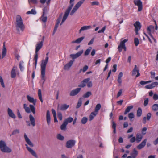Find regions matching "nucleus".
I'll return each mask as SVG.
<instances>
[{"label": "nucleus", "instance_id": "1", "mask_svg": "<svg viewBox=\"0 0 158 158\" xmlns=\"http://www.w3.org/2000/svg\"><path fill=\"white\" fill-rule=\"evenodd\" d=\"M49 52L46 53V57L44 60H42V62L41 64V81H43V84L45 81V72L46 67L47 64L49 57L48 55Z\"/></svg>", "mask_w": 158, "mask_h": 158}, {"label": "nucleus", "instance_id": "2", "mask_svg": "<svg viewBox=\"0 0 158 158\" xmlns=\"http://www.w3.org/2000/svg\"><path fill=\"white\" fill-rule=\"evenodd\" d=\"M15 27L18 31H19L20 30L23 31L25 28L22 18L19 15H17L16 17Z\"/></svg>", "mask_w": 158, "mask_h": 158}, {"label": "nucleus", "instance_id": "3", "mask_svg": "<svg viewBox=\"0 0 158 158\" xmlns=\"http://www.w3.org/2000/svg\"><path fill=\"white\" fill-rule=\"evenodd\" d=\"M75 0H70V5L69 6L65 11L63 17L61 22L60 24L61 25L67 19L70 12L74 5L73 2Z\"/></svg>", "mask_w": 158, "mask_h": 158}, {"label": "nucleus", "instance_id": "4", "mask_svg": "<svg viewBox=\"0 0 158 158\" xmlns=\"http://www.w3.org/2000/svg\"><path fill=\"white\" fill-rule=\"evenodd\" d=\"M0 148L3 152L10 153L12 151V150L6 146L5 142L2 140L0 141Z\"/></svg>", "mask_w": 158, "mask_h": 158}, {"label": "nucleus", "instance_id": "5", "mask_svg": "<svg viewBox=\"0 0 158 158\" xmlns=\"http://www.w3.org/2000/svg\"><path fill=\"white\" fill-rule=\"evenodd\" d=\"M43 41H41L40 43H38L36 46L35 48V56L34 57V60L35 61V65L36 66L38 60V52L39 50L42 48L43 45Z\"/></svg>", "mask_w": 158, "mask_h": 158}, {"label": "nucleus", "instance_id": "6", "mask_svg": "<svg viewBox=\"0 0 158 158\" xmlns=\"http://www.w3.org/2000/svg\"><path fill=\"white\" fill-rule=\"evenodd\" d=\"M85 0H81L78 2L74 6L72 11L70 12V15H72L80 7L81 5L84 2Z\"/></svg>", "mask_w": 158, "mask_h": 158}, {"label": "nucleus", "instance_id": "7", "mask_svg": "<svg viewBox=\"0 0 158 158\" xmlns=\"http://www.w3.org/2000/svg\"><path fill=\"white\" fill-rule=\"evenodd\" d=\"M128 41L127 39L124 40L123 41L121 42L119 45L118 46V49L120 52H121L123 49H124V51H126V47L125 46V43Z\"/></svg>", "mask_w": 158, "mask_h": 158}, {"label": "nucleus", "instance_id": "8", "mask_svg": "<svg viewBox=\"0 0 158 158\" xmlns=\"http://www.w3.org/2000/svg\"><path fill=\"white\" fill-rule=\"evenodd\" d=\"M83 50L78 52L76 54H72L70 55V57L72 58V60H73V62L75 61V59L80 56L83 53Z\"/></svg>", "mask_w": 158, "mask_h": 158}, {"label": "nucleus", "instance_id": "9", "mask_svg": "<svg viewBox=\"0 0 158 158\" xmlns=\"http://www.w3.org/2000/svg\"><path fill=\"white\" fill-rule=\"evenodd\" d=\"M154 27L152 25H150L147 28V32L149 34L151 37L154 40L155 42H156V40L153 37V35L151 34V32H154Z\"/></svg>", "mask_w": 158, "mask_h": 158}, {"label": "nucleus", "instance_id": "10", "mask_svg": "<svg viewBox=\"0 0 158 158\" xmlns=\"http://www.w3.org/2000/svg\"><path fill=\"white\" fill-rule=\"evenodd\" d=\"M76 141L74 140H69L67 141L66 143V147L67 148H70L74 146L75 144Z\"/></svg>", "mask_w": 158, "mask_h": 158}, {"label": "nucleus", "instance_id": "11", "mask_svg": "<svg viewBox=\"0 0 158 158\" xmlns=\"http://www.w3.org/2000/svg\"><path fill=\"white\" fill-rule=\"evenodd\" d=\"M134 2L135 5L138 6V10L139 11H141L142 9V2L140 0H134Z\"/></svg>", "mask_w": 158, "mask_h": 158}, {"label": "nucleus", "instance_id": "12", "mask_svg": "<svg viewBox=\"0 0 158 158\" xmlns=\"http://www.w3.org/2000/svg\"><path fill=\"white\" fill-rule=\"evenodd\" d=\"M81 89V88H77L71 90L69 94L70 96H73L77 95L80 91Z\"/></svg>", "mask_w": 158, "mask_h": 158}, {"label": "nucleus", "instance_id": "13", "mask_svg": "<svg viewBox=\"0 0 158 158\" xmlns=\"http://www.w3.org/2000/svg\"><path fill=\"white\" fill-rule=\"evenodd\" d=\"M25 146L27 150L33 156L36 158H38V156L37 155L33 150L29 147L27 144H26Z\"/></svg>", "mask_w": 158, "mask_h": 158}, {"label": "nucleus", "instance_id": "14", "mask_svg": "<svg viewBox=\"0 0 158 158\" xmlns=\"http://www.w3.org/2000/svg\"><path fill=\"white\" fill-rule=\"evenodd\" d=\"M69 107V105H67L66 104H64L60 105L59 104H58L57 109H60V110L62 111L65 110Z\"/></svg>", "mask_w": 158, "mask_h": 158}, {"label": "nucleus", "instance_id": "15", "mask_svg": "<svg viewBox=\"0 0 158 158\" xmlns=\"http://www.w3.org/2000/svg\"><path fill=\"white\" fill-rule=\"evenodd\" d=\"M90 80V78H87L86 79H84L81 82L80 84L78 85V87L83 88L85 87L87 83Z\"/></svg>", "mask_w": 158, "mask_h": 158}, {"label": "nucleus", "instance_id": "16", "mask_svg": "<svg viewBox=\"0 0 158 158\" xmlns=\"http://www.w3.org/2000/svg\"><path fill=\"white\" fill-rule=\"evenodd\" d=\"M158 85L157 82H152L151 84L145 86V88L147 89H152Z\"/></svg>", "mask_w": 158, "mask_h": 158}, {"label": "nucleus", "instance_id": "17", "mask_svg": "<svg viewBox=\"0 0 158 158\" xmlns=\"http://www.w3.org/2000/svg\"><path fill=\"white\" fill-rule=\"evenodd\" d=\"M73 63V60H71L66 64L64 67V69L66 70H69Z\"/></svg>", "mask_w": 158, "mask_h": 158}, {"label": "nucleus", "instance_id": "18", "mask_svg": "<svg viewBox=\"0 0 158 158\" xmlns=\"http://www.w3.org/2000/svg\"><path fill=\"white\" fill-rule=\"evenodd\" d=\"M147 141V139H144L140 144L137 146V148L138 149L140 150L144 148L146 145Z\"/></svg>", "mask_w": 158, "mask_h": 158}, {"label": "nucleus", "instance_id": "19", "mask_svg": "<svg viewBox=\"0 0 158 158\" xmlns=\"http://www.w3.org/2000/svg\"><path fill=\"white\" fill-rule=\"evenodd\" d=\"M24 137L25 140L27 143L28 145H29L31 147H32L34 146V145L32 142L27 137V136L26 135V134H25L24 135Z\"/></svg>", "mask_w": 158, "mask_h": 158}, {"label": "nucleus", "instance_id": "20", "mask_svg": "<svg viewBox=\"0 0 158 158\" xmlns=\"http://www.w3.org/2000/svg\"><path fill=\"white\" fill-rule=\"evenodd\" d=\"M143 138V136L140 133H137L136 135V142L138 143H139L142 140Z\"/></svg>", "mask_w": 158, "mask_h": 158}, {"label": "nucleus", "instance_id": "21", "mask_svg": "<svg viewBox=\"0 0 158 158\" xmlns=\"http://www.w3.org/2000/svg\"><path fill=\"white\" fill-rule=\"evenodd\" d=\"M27 100L30 102L33 103L34 105H35L36 102V100H34L33 97H30L29 95H27Z\"/></svg>", "mask_w": 158, "mask_h": 158}, {"label": "nucleus", "instance_id": "22", "mask_svg": "<svg viewBox=\"0 0 158 158\" xmlns=\"http://www.w3.org/2000/svg\"><path fill=\"white\" fill-rule=\"evenodd\" d=\"M151 116V114L150 113H148L147 114V117H144L143 119V122L144 124H145L146 122V120L148 121L150 120Z\"/></svg>", "mask_w": 158, "mask_h": 158}, {"label": "nucleus", "instance_id": "23", "mask_svg": "<svg viewBox=\"0 0 158 158\" xmlns=\"http://www.w3.org/2000/svg\"><path fill=\"white\" fill-rule=\"evenodd\" d=\"M7 112L8 115L10 117H11L13 118H15V115L10 109L8 108L7 110Z\"/></svg>", "mask_w": 158, "mask_h": 158}, {"label": "nucleus", "instance_id": "24", "mask_svg": "<svg viewBox=\"0 0 158 158\" xmlns=\"http://www.w3.org/2000/svg\"><path fill=\"white\" fill-rule=\"evenodd\" d=\"M46 120L47 124L49 125L50 124L51 118L50 112L49 110H47L46 113Z\"/></svg>", "mask_w": 158, "mask_h": 158}, {"label": "nucleus", "instance_id": "25", "mask_svg": "<svg viewBox=\"0 0 158 158\" xmlns=\"http://www.w3.org/2000/svg\"><path fill=\"white\" fill-rule=\"evenodd\" d=\"M17 67L14 66L11 70V77L12 78H14L15 77L16 75L15 71L17 69Z\"/></svg>", "mask_w": 158, "mask_h": 158}, {"label": "nucleus", "instance_id": "26", "mask_svg": "<svg viewBox=\"0 0 158 158\" xmlns=\"http://www.w3.org/2000/svg\"><path fill=\"white\" fill-rule=\"evenodd\" d=\"M29 119L33 127L35 126V118L31 114L29 115Z\"/></svg>", "mask_w": 158, "mask_h": 158}, {"label": "nucleus", "instance_id": "27", "mask_svg": "<svg viewBox=\"0 0 158 158\" xmlns=\"http://www.w3.org/2000/svg\"><path fill=\"white\" fill-rule=\"evenodd\" d=\"M98 113L94 111H93L89 115V120L90 121H92L94 118L96 116Z\"/></svg>", "mask_w": 158, "mask_h": 158}, {"label": "nucleus", "instance_id": "28", "mask_svg": "<svg viewBox=\"0 0 158 158\" xmlns=\"http://www.w3.org/2000/svg\"><path fill=\"white\" fill-rule=\"evenodd\" d=\"M138 154V151L134 148L132 153H131V155L132 156V158H136Z\"/></svg>", "mask_w": 158, "mask_h": 158}, {"label": "nucleus", "instance_id": "29", "mask_svg": "<svg viewBox=\"0 0 158 158\" xmlns=\"http://www.w3.org/2000/svg\"><path fill=\"white\" fill-rule=\"evenodd\" d=\"M84 37H80L77 39L76 40L72 41L71 42V43H80L84 39Z\"/></svg>", "mask_w": 158, "mask_h": 158}, {"label": "nucleus", "instance_id": "30", "mask_svg": "<svg viewBox=\"0 0 158 158\" xmlns=\"http://www.w3.org/2000/svg\"><path fill=\"white\" fill-rule=\"evenodd\" d=\"M91 28L90 26H84L81 27L80 29L79 30V33H81V31H84L85 30L90 29Z\"/></svg>", "mask_w": 158, "mask_h": 158}, {"label": "nucleus", "instance_id": "31", "mask_svg": "<svg viewBox=\"0 0 158 158\" xmlns=\"http://www.w3.org/2000/svg\"><path fill=\"white\" fill-rule=\"evenodd\" d=\"M134 25L135 27V29H140L141 27L140 23L139 21H136L135 23L134 24Z\"/></svg>", "mask_w": 158, "mask_h": 158}, {"label": "nucleus", "instance_id": "32", "mask_svg": "<svg viewBox=\"0 0 158 158\" xmlns=\"http://www.w3.org/2000/svg\"><path fill=\"white\" fill-rule=\"evenodd\" d=\"M6 52V49L5 47V45L4 44L3 48L2 50V59L5 56Z\"/></svg>", "mask_w": 158, "mask_h": 158}, {"label": "nucleus", "instance_id": "33", "mask_svg": "<svg viewBox=\"0 0 158 158\" xmlns=\"http://www.w3.org/2000/svg\"><path fill=\"white\" fill-rule=\"evenodd\" d=\"M133 106H128L127 107V108H126V110H125V111L124 113V114L125 115L127 114L130 111V110L131 109H132L133 108Z\"/></svg>", "mask_w": 158, "mask_h": 158}, {"label": "nucleus", "instance_id": "34", "mask_svg": "<svg viewBox=\"0 0 158 158\" xmlns=\"http://www.w3.org/2000/svg\"><path fill=\"white\" fill-rule=\"evenodd\" d=\"M136 65H135L134 68L132 71V75L134 76L135 75L137 72H139V70L137 69Z\"/></svg>", "mask_w": 158, "mask_h": 158}, {"label": "nucleus", "instance_id": "35", "mask_svg": "<svg viewBox=\"0 0 158 158\" xmlns=\"http://www.w3.org/2000/svg\"><path fill=\"white\" fill-rule=\"evenodd\" d=\"M101 107V105L100 103L98 104L95 108L94 112H96L98 114V112L99 110L100 109Z\"/></svg>", "mask_w": 158, "mask_h": 158}, {"label": "nucleus", "instance_id": "36", "mask_svg": "<svg viewBox=\"0 0 158 158\" xmlns=\"http://www.w3.org/2000/svg\"><path fill=\"white\" fill-rule=\"evenodd\" d=\"M38 96L39 97V98L41 102L42 103L43 102V100L42 98V96L41 94V91L40 89L38 90Z\"/></svg>", "mask_w": 158, "mask_h": 158}, {"label": "nucleus", "instance_id": "37", "mask_svg": "<svg viewBox=\"0 0 158 158\" xmlns=\"http://www.w3.org/2000/svg\"><path fill=\"white\" fill-rule=\"evenodd\" d=\"M67 125L66 122H63V124L60 126V129L61 130H65L66 128V127Z\"/></svg>", "mask_w": 158, "mask_h": 158}, {"label": "nucleus", "instance_id": "38", "mask_svg": "<svg viewBox=\"0 0 158 158\" xmlns=\"http://www.w3.org/2000/svg\"><path fill=\"white\" fill-rule=\"evenodd\" d=\"M142 109L140 108H139L137 111V116L138 117H140L142 114Z\"/></svg>", "mask_w": 158, "mask_h": 158}, {"label": "nucleus", "instance_id": "39", "mask_svg": "<svg viewBox=\"0 0 158 158\" xmlns=\"http://www.w3.org/2000/svg\"><path fill=\"white\" fill-rule=\"evenodd\" d=\"M73 120V118L71 117H69L67 118L64 121V122H66L67 124H68V123H70L72 122Z\"/></svg>", "mask_w": 158, "mask_h": 158}, {"label": "nucleus", "instance_id": "40", "mask_svg": "<svg viewBox=\"0 0 158 158\" xmlns=\"http://www.w3.org/2000/svg\"><path fill=\"white\" fill-rule=\"evenodd\" d=\"M92 94V93L90 91H88L85 93L83 96L84 98H88Z\"/></svg>", "mask_w": 158, "mask_h": 158}, {"label": "nucleus", "instance_id": "41", "mask_svg": "<svg viewBox=\"0 0 158 158\" xmlns=\"http://www.w3.org/2000/svg\"><path fill=\"white\" fill-rule=\"evenodd\" d=\"M29 107L30 108V111L31 110L34 114H35V112L34 106L31 104H30L29 105Z\"/></svg>", "mask_w": 158, "mask_h": 158}, {"label": "nucleus", "instance_id": "42", "mask_svg": "<svg viewBox=\"0 0 158 158\" xmlns=\"http://www.w3.org/2000/svg\"><path fill=\"white\" fill-rule=\"evenodd\" d=\"M152 110L154 111H156L158 110V104H155L152 106Z\"/></svg>", "mask_w": 158, "mask_h": 158}, {"label": "nucleus", "instance_id": "43", "mask_svg": "<svg viewBox=\"0 0 158 158\" xmlns=\"http://www.w3.org/2000/svg\"><path fill=\"white\" fill-rule=\"evenodd\" d=\"M92 49L91 47H89L88 49H87L85 52L84 53V55L85 56L88 55L90 53V52Z\"/></svg>", "mask_w": 158, "mask_h": 158}, {"label": "nucleus", "instance_id": "44", "mask_svg": "<svg viewBox=\"0 0 158 158\" xmlns=\"http://www.w3.org/2000/svg\"><path fill=\"white\" fill-rule=\"evenodd\" d=\"M112 127L113 129V132L114 133H115L116 132V124L113 121L112 122Z\"/></svg>", "mask_w": 158, "mask_h": 158}, {"label": "nucleus", "instance_id": "45", "mask_svg": "<svg viewBox=\"0 0 158 158\" xmlns=\"http://www.w3.org/2000/svg\"><path fill=\"white\" fill-rule=\"evenodd\" d=\"M57 138L60 140H63L64 139V137L60 134H58L57 135Z\"/></svg>", "mask_w": 158, "mask_h": 158}, {"label": "nucleus", "instance_id": "46", "mask_svg": "<svg viewBox=\"0 0 158 158\" xmlns=\"http://www.w3.org/2000/svg\"><path fill=\"white\" fill-rule=\"evenodd\" d=\"M87 120V118L86 117H83L81 120V123L83 124H85L86 123Z\"/></svg>", "mask_w": 158, "mask_h": 158}, {"label": "nucleus", "instance_id": "47", "mask_svg": "<svg viewBox=\"0 0 158 158\" xmlns=\"http://www.w3.org/2000/svg\"><path fill=\"white\" fill-rule=\"evenodd\" d=\"M88 69V66L87 65H85L83 67V69H80V72H81L82 71L83 72H85L87 71Z\"/></svg>", "mask_w": 158, "mask_h": 158}, {"label": "nucleus", "instance_id": "48", "mask_svg": "<svg viewBox=\"0 0 158 158\" xmlns=\"http://www.w3.org/2000/svg\"><path fill=\"white\" fill-rule=\"evenodd\" d=\"M81 99V98H80L78 101V102L76 106V108H78L81 105L82 101Z\"/></svg>", "mask_w": 158, "mask_h": 158}, {"label": "nucleus", "instance_id": "49", "mask_svg": "<svg viewBox=\"0 0 158 158\" xmlns=\"http://www.w3.org/2000/svg\"><path fill=\"white\" fill-rule=\"evenodd\" d=\"M23 61H22V62L21 61L19 62V68L20 69V70L21 71H23L24 69V68L23 66Z\"/></svg>", "mask_w": 158, "mask_h": 158}, {"label": "nucleus", "instance_id": "50", "mask_svg": "<svg viewBox=\"0 0 158 158\" xmlns=\"http://www.w3.org/2000/svg\"><path fill=\"white\" fill-rule=\"evenodd\" d=\"M128 117L130 120L131 119L133 118H134V115L133 113L131 112L130 113L128 114Z\"/></svg>", "mask_w": 158, "mask_h": 158}, {"label": "nucleus", "instance_id": "51", "mask_svg": "<svg viewBox=\"0 0 158 158\" xmlns=\"http://www.w3.org/2000/svg\"><path fill=\"white\" fill-rule=\"evenodd\" d=\"M134 43L135 46H137L139 44V40L138 38H135L134 39Z\"/></svg>", "mask_w": 158, "mask_h": 158}, {"label": "nucleus", "instance_id": "52", "mask_svg": "<svg viewBox=\"0 0 158 158\" xmlns=\"http://www.w3.org/2000/svg\"><path fill=\"white\" fill-rule=\"evenodd\" d=\"M28 2L29 4L31 3L34 4H37L38 3L37 0H28Z\"/></svg>", "mask_w": 158, "mask_h": 158}, {"label": "nucleus", "instance_id": "53", "mask_svg": "<svg viewBox=\"0 0 158 158\" xmlns=\"http://www.w3.org/2000/svg\"><path fill=\"white\" fill-rule=\"evenodd\" d=\"M19 132V129H16L14 130L12 133V135H15L17 134H18Z\"/></svg>", "mask_w": 158, "mask_h": 158}, {"label": "nucleus", "instance_id": "54", "mask_svg": "<svg viewBox=\"0 0 158 158\" xmlns=\"http://www.w3.org/2000/svg\"><path fill=\"white\" fill-rule=\"evenodd\" d=\"M147 130V128L144 127L142 128V133L143 135H145L146 134V131Z\"/></svg>", "mask_w": 158, "mask_h": 158}, {"label": "nucleus", "instance_id": "55", "mask_svg": "<svg viewBox=\"0 0 158 158\" xmlns=\"http://www.w3.org/2000/svg\"><path fill=\"white\" fill-rule=\"evenodd\" d=\"M58 117L60 120L62 119V115L60 112H58L57 114Z\"/></svg>", "mask_w": 158, "mask_h": 158}, {"label": "nucleus", "instance_id": "56", "mask_svg": "<svg viewBox=\"0 0 158 158\" xmlns=\"http://www.w3.org/2000/svg\"><path fill=\"white\" fill-rule=\"evenodd\" d=\"M99 3L98 1H94L92 2H91V5L92 6H95V5H99Z\"/></svg>", "mask_w": 158, "mask_h": 158}, {"label": "nucleus", "instance_id": "57", "mask_svg": "<svg viewBox=\"0 0 158 158\" xmlns=\"http://www.w3.org/2000/svg\"><path fill=\"white\" fill-rule=\"evenodd\" d=\"M136 141V138L135 136L133 137L130 140V142L131 143H133Z\"/></svg>", "mask_w": 158, "mask_h": 158}, {"label": "nucleus", "instance_id": "58", "mask_svg": "<svg viewBox=\"0 0 158 158\" xmlns=\"http://www.w3.org/2000/svg\"><path fill=\"white\" fill-rule=\"evenodd\" d=\"M149 102V100L148 98H146L144 101V105L145 106H147Z\"/></svg>", "mask_w": 158, "mask_h": 158}, {"label": "nucleus", "instance_id": "59", "mask_svg": "<svg viewBox=\"0 0 158 158\" xmlns=\"http://www.w3.org/2000/svg\"><path fill=\"white\" fill-rule=\"evenodd\" d=\"M106 29V26H104L102 29L99 30L98 31V33H103L104 32L105 30Z\"/></svg>", "mask_w": 158, "mask_h": 158}, {"label": "nucleus", "instance_id": "60", "mask_svg": "<svg viewBox=\"0 0 158 158\" xmlns=\"http://www.w3.org/2000/svg\"><path fill=\"white\" fill-rule=\"evenodd\" d=\"M153 98L155 100H156L158 99V95L155 94L153 96Z\"/></svg>", "mask_w": 158, "mask_h": 158}, {"label": "nucleus", "instance_id": "61", "mask_svg": "<svg viewBox=\"0 0 158 158\" xmlns=\"http://www.w3.org/2000/svg\"><path fill=\"white\" fill-rule=\"evenodd\" d=\"M58 26H59L58 24L56 23V24L55 25L54 29L53 34H54L55 33V32L56 31V30L57 29Z\"/></svg>", "mask_w": 158, "mask_h": 158}, {"label": "nucleus", "instance_id": "62", "mask_svg": "<svg viewBox=\"0 0 158 158\" xmlns=\"http://www.w3.org/2000/svg\"><path fill=\"white\" fill-rule=\"evenodd\" d=\"M151 74V78H155V73L154 72H150Z\"/></svg>", "mask_w": 158, "mask_h": 158}, {"label": "nucleus", "instance_id": "63", "mask_svg": "<svg viewBox=\"0 0 158 158\" xmlns=\"http://www.w3.org/2000/svg\"><path fill=\"white\" fill-rule=\"evenodd\" d=\"M117 65L114 64L113 66V69L112 70L113 72H115L117 70Z\"/></svg>", "mask_w": 158, "mask_h": 158}, {"label": "nucleus", "instance_id": "64", "mask_svg": "<svg viewBox=\"0 0 158 158\" xmlns=\"http://www.w3.org/2000/svg\"><path fill=\"white\" fill-rule=\"evenodd\" d=\"M153 143L155 145L158 144V137L153 142Z\"/></svg>", "mask_w": 158, "mask_h": 158}]
</instances>
